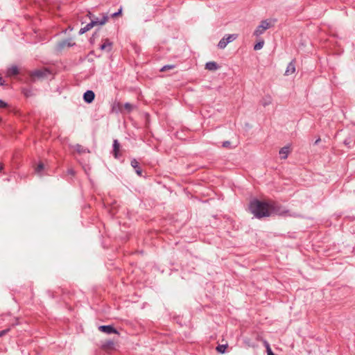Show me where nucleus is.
Masks as SVG:
<instances>
[{
    "mask_svg": "<svg viewBox=\"0 0 355 355\" xmlns=\"http://www.w3.org/2000/svg\"><path fill=\"white\" fill-rule=\"evenodd\" d=\"M7 107V104L6 103H5L2 100H0V107L1 108H3V107Z\"/></svg>",
    "mask_w": 355,
    "mask_h": 355,
    "instance_id": "nucleus-22",
    "label": "nucleus"
},
{
    "mask_svg": "<svg viewBox=\"0 0 355 355\" xmlns=\"http://www.w3.org/2000/svg\"><path fill=\"white\" fill-rule=\"evenodd\" d=\"M136 173L139 175H141V170L140 168H137V170H136Z\"/></svg>",
    "mask_w": 355,
    "mask_h": 355,
    "instance_id": "nucleus-25",
    "label": "nucleus"
},
{
    "mask_svg": "<svg viewBox=\"0 0 355 355\" xmlns=\"http://www.w3.org/2000/svg\"><path fill=\"white\" fill-rule=\"evenodd\" d=\"M122 11V8H121L118 12L113 13L111 16L112 17H116L119 15H121Z\"/></svg>",
    "mask_w": 355,
    "mask_h": 355,
    "instance_id": "nucleus-21",
    "label": "nucleus"
},
{
    "mask_svg": "<svg viewBox=\"0 0 355 355\" xmlns=\"http://www.w3.org/2000/svg\"><path fill=\"white\" fill-rule=\"evenodd\" d=\"M8 331H9V329H6V330L1 331H0V336H2L3 335H5Z\"/></svg>",
    "mask_w": 355,
    "mask_h": 355,
    "instance_id": "nucleus-23",
    "label": "nucleus"
},
{
    "mask_svg": "<svg viewBox=\"0 0 355 355\" xmlns=\"http://www.w3.org/2000/svg\"><path fill=\"white\" fill-rule=\"evenodd\" d=\"M108 21V16L106 14H102L101 18L96 17L94 16V19H92V21L96 22V26H102L104 25Z\"/></svg>",
    "mask_w": 355,
    "mask_h": 355,
    "instance_id": "nucleus-7",
    "label": "nucleus"
},
{
    "mask_svg": "<svg viewBox=\"0 0 355 355\" xmlns=\"http://www.w3.org/2000/svg\"><path fill=\"white\" fill-rule=\"evenodd\" d=\"M96 22H94V21H90L89 23H88L85 27L83 28H81L79 31V34L80 35H83L85 33L89 31V30H91L94 26H96Z\"/></svg>",
    "mask_w": 355,
    "mask_h": 355,
    "instance_id": "nucleus-9",
    "label": "nucleus"
},
{
    "mask_svg": "<svg viewBox=\"0 0 355 355\" xmlns=\"http://www.w3.org/2000/svg\"><path fill=\"white\" fill-rule=\"evenodd\" d=\"M113 146H114V155L115 157H118V153H119V148H120V144L118 142L117 140H114V144H113Z\"/></svg>",
    "mask_w": 355,
    "mask_h": 355,
    "instance_id": "nucleus-13",
    "label": "nucleus"
},
{
    "mask_svg": "<svg viewBox=\"0 0 355 355\" xmlns=\"http://www.w3.org/2000/svg\"><path fill=\"white\" fill-rule=\"evenodd\" d=\"M3 169V164L2 163L0 164V172H2Z\"/></svg>",
    "mask_w": 355,
    "mask_h": 355,
    "instance_id": "nucleus-28",
    "label": "nucleus"
},
{
    "mask_svg": "<svg viewBox=\"0 0 355 355\" xmlns=\"http://www.w3.org/2000/svg\"><path fill=\"white\" fill-rule=\"evenodd\" d=\"M24 94L26 96H29L31 94H30V92L29 91H24Z\"/></svg>",
    "mask_w": 355,
    "mask_h": 355,
    "instance_id": "nucleus-26",
    "label": "nucleus"
},
{
    "mask_svg": "<svg viewBox=\"0 0 355 355\" xmlns=\"http://www.w3.org/2000/svg\"><path fill=\"white\" fill-rule=\"evenodd\" d=\"M263 44H264V41L263 40H261L259 41V42H257L254 46V49L255 51H257V50H260L261 49L263 48Z\"/></svg>",
    "mask_w": 355,
    "mask_h": 355,
    "instance_id": "nucleus-16",
    "label": "nucleus"
},
{
    "mask_svg": "<svg viewBox=\"0 0 355 355\" xmlns=\"http://www.w3.org/2000/svg\"><path fill=\"white\" fill-rule=\"evenodd\" d=\"M290 153V148L288 146H284L279 150V155L282 159H286L288 154Z\"/></svg>",
    "mask_w": 355,
    "mask_h": 355,
    "instance_id": "nucleus-10",
    "label": "nucleus"
},
{
    "mask_svg": "<svg viewBox=\"0 0 355 355\" xmlns=\"http://www.w3.org/2000/svg\"><path fill=\"white\" fill-rule=\"evenodd\" d=\"M95 97V94L92 91L88 90L84 94V100L87 103H92Z\"/></svg>",
    "mask_w": 355,
    "mask_h": 355,
    "instance_id": "nucleus-8",
    "label": "nucleus"
},
{
    "mask_svg": "<svg viewBox=\"0 0 355 355\" xmlns=\"http://www.w3.org/2000/svg\"><path fill=\"white\" fill-rule=\"evenodd\" d=\"M238 37L237 34H230L223 37L218 42V47L223 49L226 47L228 43L233 42Z\"/></svg>",
    "mask_w": 355,
    "mask_h": 355,
    "instance_id": "nucleus-4",
    "label": "nucleus"
},
{
    "mask_svg": "<svg viewBox=\"0 0 355 355\" xmlns=\"http://www.w3.org/2000/svg\"><path fill=\"white\" fill-rule=\"evenodd\" d=\"M250 210L258 218L270 216L278 211L275 202H261L257 200L250 202Z\"/></svg>",
    "mask_w": 355,
    "mask_h": 355,
    "instance_id": "nucleus-1",
    "label": "nucleus"
},
{
    "mask_svg": "<svg viewBox=\"0 0 355 355\" xmlns=\"http://www.w3.org/2000/svg\"><path fill=\"white\" fill-rule=\"evenodd\" d=\"M164 67H174V66H173V65H171V64H166V65H164Z\"/></svg>",
    "mask_w": 355,
    "mask_h": 355,
    "instance_id": "nucleus-31",
    "label": "nucleus"
},
{
    "mask_svg": "<svg viewBox=\"0 0 355 355\" xmlns=\"http://www.w3.org/2000/svg\"><path fill=\"white\" fill-rule=\"evenodd\" d=\"M43 169H44V164H43V163L40 162V163H39V164L37 165V166L35 168V171H36L37 173H40V172H41Z\"/></svg>",
    "mask_w": 355,
    "mask_h": 355,
    "instance_id": "nucleus-18",
    "label": "nucleus"
},
{
    "mask_svg": "<svg viewBox=\"0 0 355 355\" xmlns=\"http://www.w3.org/2000/svg\"><path fill=\"white\" fill-rule=\"evenodd\" d=\"M74 45H75V42L73 41L72 39H71V38L66 39V40H62V41L59 42L58 43H57L56 46H55V50L57 51H61L67 47L69 48V47L73 46Z\"/></svg>",
    "mask_w": 355,
    "mask_h": 355,
    "instance_id": "nucleus-5",
    "label": "nucleus"
},
{
    "mask_svg": "<svg viewBox=\"0 0 355 355\" xmlns=\"http://www.w3.org/2000/svg\"><path fill=\"white\" fill-rule=\"evenodd\" d=\"M230 142L229 141H225L223 144V147H227L229 145H230Z\"/></svg>",
    "mask_w": 355,
    "mask_h": 355,
    "instance_id": "nucleus-27",
    "label": "nucleus"
},
{
    "mask_svg": "<svg viewBox=\"0 0 355 355\" xmlns=\"http://www.w3.org/2000/svg\"><path fill=\"white\" fill-rule=\"evenodd\" d=\"M101 50H106L110 51L112 49V42H110L108 39H105L104 42L101 45Z\"/></svg>",
    "mask_w": 355,
    "mask_h": 355,
    "instance_id": "nucleus-11",
    "label": "nucleus"
},
{
    "mask_svg": "<svg viewBox=\"0 0 355 355\" xmlns=\"http://www.w3.org/2000/svg\"><path fill=\"white\" fill-rule=\"evenodd\" d=\"M227 347V345H218L217 347H216V350L219 352V353H222L223 354L225 352V349Z\"/></svg>",
    "mask_w": 355,
    "mask_h": 355,
    "instance_id": "nucleus-17",
    "label": "nucleus"
},
{
    "mask_svg": "<svg viewBox=\"0 0 355 355\" xmlns=\"http://www.w3.org/2000/svg\"><path fill=\"white\" fill-rule=\"evenodd\" d=\"M293 66V62H291L288 67H292Z\"/></svg>",
    "mask_w": 355,
    "mask_h": 355,
    "instance_id": "nucleus-32",
    "label": "nucleus"
},
{
    "mask_svg": "<svg viewBox=\"0 0 355 355\" xmlns=\"http://www.w3.org/2000/svg\"><path fill=\"white\" fill-rule=\"evenodd\" d=\"M53 72L48 68H36L34 70L29 71V76L32 81L40 80L48 76Z\"/></svg>",
    "mask_w": 355,
    "mask_h": 355,
    "instance_id": "nucleus-2",
    "label": "nucleus"
},
{
    "mask_svg": "<svg viewBox=\"0 0 355 355\" xmlns=\"http://www.w3.org/2000/svg\"><path fill=\"white\" fill-rule=\"evenodd\" d=\"M19 73V68H10L7 71L8 76H15Z\"/></svg>",
    "mask_w": 355,
    "mask_h": 355,
    "instance_id": "nucleus-12",
    "label": "nucleus"
},
{
    "mask_svg": "<svg viewBox=\"0 0 355 355\" xmlns=\"http://www.w3.org/2000/svg\"><path fill=\"white\" fill-rule=\"evenodd\" d=\"M87 16L89 17V18L92 20V19H94V15H93L90 12H88V14L87 15Z\"/></svg>",
    "mask_w": 355,
    "mask_h": 355,
    "instance_id": "nucleus-24",
    "label": "nucleus"
},
{
    "mask_svg": "<svg viewBox=\"0 0 355 355\" xmlns=\"http://www.w3.org/2000/svg\"><path fill=\"white\" fill-rule=\"evenodd\" d=\"M138 165H139V162L136 159H133L131 161V166L133 168H138L139 167Z\"/></svg>",
    "mask_w": 355,
    "mask_h": 355,
    "instance_id": "nucleus-19",
    "label": "nucleus"
},
{
    "mask_svg": "<svg viewBox=\"0 0 355 355\" xmlns=\"http://www.w3.org/2000/svg\"><path fill=\"white\" fill-rule=\"evenodd\" d=\"M205 67H217V64L215 62H208L205 64Z\"/></svg>",
    "mask_w": 355,
    "mask_h": 355,
    "instance_id": "nucleus-20",
    "label": "nucleus"
},
{
    "mask_svg": "<svg viewBox=\"0 0 355 355\" xmlns=\"http://www.w3.org/2000/svg\"><path fill=\"white\" fill-rule=\"evenodd\" d=\"M166 69V68H162L160 71H164Z\"/></svg>",
    "mask_w": 355,
    "mask_h": 355,
    "instance_id": "nucleus-33",
    "label": "nucleus"
},
{
    "mask_svg": "<svg viewBox=\"0 0 355 355\" xmlns=\"http://www.w3.org/2000/svg\"><path fill=\"white\" fill-rule=\"evenodd\" d=\"M80 148V146L78 145L77 147H76V150L78 151V152H81V148Z\"/></svg>",
    "mask_w": 355,
    "mask_h": 355,
    "instance_id": "nucleus-29",
    "label": "nucleus"
},
{
    "mask_svg": "<svg viewBox=\"0 0 355 355\" xmlns=\"http://www.w3.org/2000/svg\"><path fill=\"white\" fill-rule=\"evenodd\" d=\"M276 19H266L261 21L260 24L257 27L254 32V35L259 37L262 35L266 30L274 26Z\"/></svg>",
    "mask_w": 355,
    "mask_h": 355,
    "instance_id": "nucleus-3",
    "label": "nucleus"
},
{
    "mask_svg": "<svg viewBox=\"0 0 355 355\" xmlns=\"http://www.w3.org/2000/svg\"><path fill=\"white\" fill-rule=\"evenodd\" d=\"M98 329L105 334H118V331L116 329H115L111 325H103L100 326L98 327Z\"/></svg>",
    "mask_w": 355,
    "mask_h": 355,
    "instance_id": "nucleus-6",
    "label": "nucleus"
},
{
    "mask_svg": "<svg viewBox=\"0 0 355 355\" xmlns=\"http://www.w3.org/2000/svg\"><path fill=\"white\" fill-rule=\"evenodd\" d=\"M295 72V68H287L284 73V76H291Z\"/></svg>",
    "mask_w": 355,
    "mask_h": 355,
    "instance_id": "nucleus-15",
    "label": "nucleus"
},
{
    "mask_svg": "<svg viewBox=\"0 0 355 355\" xmlns=\"http://www.w3.org/2000/svg\"><path fill=\"white\" fill-rule=\"evenodd\" d=\"M4 83H3V81L2 80V78L0 77V85H3Z\"/></svg>",
    "mask_w": 355,
    "mask_h": 355,
    "instance_id": "nucleus-30",
    "label": "nucleus"
},
{
    "mask_svg": "<svg viewBox=\"0 0 355 355\" xmlns=\"http://www.w3.org/2000/svg\"><path fill=\"white\" fill-rule=\"evenodd\" d=\"M123 107L128 112H130L134 110L135 106L131 103H126L124 104Z\"/></svg>",
    "mask_w": 355,
    "mask_h": 355,
    "instance_id": "nucleus-14",
    "label": "nucleus"
},
{
    "mask_svg": "<svg viewBox=\"0 0 355 355\" xmlns=\"http://www.w3.org/2000/svg\"><path fill=\"white\" fill-rule=\"evenodd\" d=\"M270 103V101L268 102V104ZM266 105H268V103H264L263 105L266 106Z\"/></svg>",
    "mask_w": 355,
    "mask_h": 355,
    "instance_id": "nucleus-34",
    "label": "nucleus"
}]
</instances>
